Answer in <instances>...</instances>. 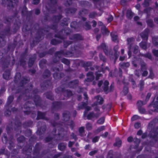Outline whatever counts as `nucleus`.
Here are the masks:
<instances>
[{"instance_id": "obj_1", "label": "nucleus", "mask_w": 158, "mask_h": 158, "mask_svg": "<svg viewBox=\"0 0 158 158\" xmlns=\"http://www.w3.org/2000/svg\"><path fill=\"white\" fill-rule=\"evenodd\" d=\"M96 103L94 104V105H97L98 104H101L103 102V99L102 97L100 96H97L96 97Z\"/></svg>"}, {"instance_id": "obj_2", "label": "nucleus", "mask_w": 158, "mask_h": 158, "mask_svg": "<svg viewBox=\"0 0 158 158\" xmlns=\"http://www.w3.org/2000/svg\"><path fill=\"white\" fill-rule=\"evenodd\" d=\"M112 40L113 41H115L117 39V35L114 33H112L111 34Z\"/></svg>"}, {"instance_id": "obj_3", "label": "nucleus", "mask_w": 158, "mask_h": 158, "mask_svg": "<svg viewBox=\"0 0 158 158\" xmlns=\"http://www.w3.org/2000/svg\"><path fill=\"white\" fill-rule=\"evenodd\" d=\"M109 84L108 81H105L104 83V89L105 90H106L107 89V86Z\"/></svg>"}, {"instance_id": "obj_4", "label": "nucleus", "mask_w": 158, "mask_h": 158, "mask_svg": "<svg viewBox=\"0 0 158 158\" xmlns=\"http://www.w3.org/2000/svg\"><path fill=\"white\" fill-rule=\"evenodd\" d=\"M140 46L143 49H145L146 48V44L145 42H142L140 44Z\"/></svg>"}, {"instance_id": "obj_5", "label": "nucleus", "mask_w": 158, "mask_h": 158, "mask_svg": "<svg viewBox=\"0 0 158 158\" xmlns=\"http://www.w3.org/2000/svg\"><path fill=\"white\" fill-rule=\"evenodd\" d=\"M121 144V142L119 139L117 140L116 141L115 143L114 144V145L118 147H119Z\"/></svg>"}, {"instance_id": "obj_6", "label": "nucleus", "mask_w": 158, "mask_h": 158, "mask_svg": "<svg viewBox=\"0 0 158 158\" xmlns=\"http://www.w3.org/2000/svg\"><path fill=\"white\" fill-rule=\"evenodd\" d=\"M102 32L105 34H108V31L106 27H104L102 29Z\"/></svg>"}, {"instance_id": "obj_7", "label": "nucleus", "mask_w": 158, "mask_h": 158, "mask_svg": "<svg viewBox=\"0 0 158 158\" xmlns=\"http://www.w3.org/2000/svg\"><path fill=\"white\" fill-rule=\"evenodd\" d=\"M65 148V146L63 144H60L58 146V148L60 150H63Z\"/></svg>"}, {"instance_id": "obj_8", "label": "nucleus", "mask_w": 158, "mask_h": 158, "mask_svg": "<svg viewBox=\"0 0 158 158\" xmlns=\"http://www.w3.org/2000/svg\"><path fill=\"white\" fill-rule=\"evenodd\" d=\"M104 122V117H102L99 119L98 121V123L102 124H103Z\"/></svg>"}, {"instance_id": "obj_9", "label": "nucleus", "mask_w": 158, "mask_h": 158, "mask_svg": "<svg viewBox=\"0 0 158 158\" xmlns=\"http://www.w3.org/2000/svg\"><path fill=\"white\" fill-rule=\"evenodd\" d=\"M104 128L105 127L104 126H102L98 129L96 130V132H99L100 131L103 130Z\"/></svg>"}, {"instance_id": "obj_10", "label": "nucleus", "mask_w": 158, "mask_h": 158, "mask_svg": "<svg viewBox=\"0 0 158 158\" xmlns=\"http://www.w3.org/2000/svg\"><path fill=\"white\" fill-rule=\"evenodd\" d=\"M127 16L129 18H131L132 16V13L131 11H128L127 13Z\"/></svg>"}, {"instance_id": "obj_11", "label": "nucleus", "mask_w": 158, "mask_h": 158, "mask_svg": "<svg viewBox=\"0 0 158 158\" xmlns=\"http://www.w3.org/2000/svg\"><path fill=\"white\" fill-rule=\"evenodd\" d=\"M86 128L87 129H88V130H90L91 128V127H92L91 124L90 123H87L86 125Z\"/></svg>"}, {"instance_id": "obj_12", "label": "nucleus", "mask_w": 158, "mask_h": 158, "mask_svg": "<svg viewBox=\"0 0 158 158\" xmlns=\"http://www.w3.org/2000/svg\"><path fill=\"white\" fill-rule=\"evenodd\" d=\"M139 118V116L137 115H135L133 116L131 118V120L132 121H134Z\"/></svg>"}, {"instance_id": "obj_13", "label": "nucleus", "mask_w": 158, "mask_h": 158, "mask_svg": "<svg viewBox=\"0 0 158 158\" xmlns=\"http://www.w3.org/2000/svg\"><path fill=\"white\" fill-rule=\"evenodd\" d=\"M128 92V89L127 87H124L123 89V93L124 94H126Z\"/></svg>"}, {"instance_id": "obj_14", "label": "nucleus", "mask_w": 158, "mask_h": 158, "mask_svg": "<svg viewBox=\"0 0 158 158\" xmlns=\"http://www.w3.org/2000/svg\"><path fill=\"white\" fill-rule=\"evenodd\" d=\"M140 126V124L139 123H135L134 125V127L136 128H138Z\"/></svg>"}, {"instance_id": "obj_15", "label": "nucleus", "mask_w": 158, "mask_h": 158, "mask_svg": "<svg viewBox=\"0 0 158 158\" xmlns=\"http://www.w3.org/2000/svg\"><path fill=\"white\" fill-rule=\"evenodd\" d=\"M3 77L4 78L6 79H8L9 78V73H8L6 75H5V74H3Z\"/></svg>"}, {"instance_id": "obj_16", "label": "nucleus", "mask_w": 158, "mask_h": 158, "mask_svg": "<svg viewBox=\"0 0 158 158\" xmlns=\"http://www.w3.org/2000/svg\"><path fill=\"white\" fill-rule=\"evenodd\" d=\"M94 117V115L93 113L90 114H89L87 116V118L88 119H90L91 117Z\"/></svg>"}, {"instance_id": "obj_17", "label": "nucleus", "mask_w": 158, "mask_h": 158, "mask_svg": "<svg viewBox=\"0 0 158 158\" xmlns=\"http://www.w3.org/2000/svg\"><path fill=\"white\" fill-rule=\"evenodd\" d=\"M153 52L154 55L156 56H158V50H154L153 51Z\"/></svg>"}, {"instance_id": "obj_18", "label": "nucleus", "mask_w": 158, "mask_h": 158, "mask_svg": "<svg viewBox=\"0 0 158 158\" xmlns=\"http://www.w3.org/2000/svg\"><path fill=\"white\" fill-rule=\"evenodd\" d=\"M141 36L143 38H147V36H148L147 33H146L144 35H143V33L141 34Z\"/></svg>"}, {"instance_id": "obj_19", "label": "nucleus", "mask_w": 158, "mask_h": 158, "mask_svg": "<svg viewBox=\"0 0 158 158\" xmlns=\"http://www.w3.org/2000/svg\"><path fill=\"white\" fill-rule=\"evenodd\" d=\"M98 138L97 137H96L94 138L93 139V141L94 142H96L98 140Z\"/></svg>"}, {"instance_id": "obj_20", "label": "nucleus", "mask_w": 158, "mask_h": 158, "mask_svg": "<svg viewBox=\"0 0 158 158\" xmlns=\"http://www.w3.org/2000/svg\"><path fill=\"white\" fill-rule=\"evenodd\" d=\"M62 62H63L64 63L66 64H68L69 62L68 60H67L66 59H63L62 60Z\"/></svg>"}, {"instance_id": "obj_21", "label": "nucleus", "mask_w": 158, "mask_h": 158, "mask_svg": "<svg viewBox=\"0 0 158 158\" xmlns=\"http://www.w3.org/2000/svg\"><path fill=\"white\" fill-rule=\"evenodd\" d=\"M113 19V17L112 16H109V18L108 19V22H110Z\"/></svg>"}, {"instance_id": "obj_22", "label": "nucleus", "mask_w": 158, "mask_h": 158, "mask_svg": "<svg viewBox=\"0 0 158 158\" xmlns=\"http://www.w3.org/2000/svg\"><path fill=\"white\" fill-rule=\"evenodd\" d=\"M84 130V128L83 127H81L79 129V131L80 133H82Z\"/></svg>"}, {"instance_id": "obj_23", "label": "nucleus", "mask_w": 158, "mask_h": 158, "mask_svg": "<svg viewBox=\"0 0 158 158\" xmlns=\"http://www.w3.org/2000/svg\"><path fill=\"white\" fill-rule=\"evenodd\" d=\"M39 2V0H33V2L34 4H37Z\"/></svg>"}, {"instance_id": "obj_24", "label": "nucleus", "mask_w": 158, "mask_h": 158, "mask_svg": "<svg viewBox=\"0 0 158 158\" xmlns=\"http://www.w3.org/2000/svg\"><path fill=\"white\" fill-rule=\"evenodd\" d=\"M97 152V151H92L91 152H90L89 153V154L90 155H93L95 153Z\"/></svg>"}, {"instance_id": "obj_25", "label": "nucleus", "mask_w": 158, "mask_h": 158, "mask_svg": "<svg viewBox=\"0 0 158 158\" xmlns=\"http://www.w3.org/2000/svg\"><path fill=\"white\" fill-rule=\"evenodd\" d=\"M101 76L100 74L97 73L96 74V79L98 80L99 79V77H100Z\"/></svg>"}, {"instance_id": "obj_26", "label": "nucleus", "mask_w": 158, "mask_h": 158, "mask_svg": "<svg viewBox=\"0 0 158 158\" xmlns=\"http://www.w3.org/2000/svg\"><path fill=\"white\" fill-rule=\"evenodd\" d=\"M132 140V138L131 137H129L127 138V141L129 142H131Z\"/></svg>"}, {"instance_id": "obj_27", "label": "nucleus", "mask_w": 158, "mask_h": 158, "mask_svg": "<svg viewBox=\"0 0 158 158\" xmlns=\"http://www.w3.org/2000/svg\"><path fill=\"white\" fill-rule=\"evenodd\" d=\"M148 74V72L146 71H144L142 73V75L145 76H146Z\"/></svg>"}, {"instance_id": "obj_28", "label": "nucleus", "mask_w": 158, "mask_h": 158, "mask_svg": "<svg viewBox=\"0 0 158 158\" xmlns=\"http://www.w3.org/2000/svg\"><path fill=\"white\" fill-rule=\"evenodd\" d=\"M151 94L150 93H148L146 97V99H148L150 97Z\"/></svg>"}, {"instance_id": "obj_29", "label": "nucleus", "mask_w": 158, "mask_h": 158, "mask_svg": "<svg viewBox=\"0 0 158 158\" xmlns=\"http://www.w3.org/2000/svg\"><path fill=\"white\" fill-rule=\"evenodd\" d=\"M142 131H141L140 130L138 132L137 134L138 135H140L142 134Z\"/></svg>"}, {"instance_id": "obj_30", "label": "nucleus", "mask_w": 158, "mask_h": 158, "mask_svg": "<svg viewBox=\"0 0 158 158\" xmlns=\"http://www.w3.org/2000/svg\"><path fill=\"white\" fill-rule=\"evenodd\" d=\"M92 23H93V26L94 27H95V26L96 25V22L95 21H93L92 22Z\"/></svg>"}, {"instance_id": "obj_31", "label": "nucleus", "mask_w": 158, "mask_h": 158, "mask_svg": "<svg viewBox=\"0 0 158 158\" xmlns=\"http://www.w3.org/2000/svg\"><path fill=\"white\" fill-rule=\"evenodd\" d=\"M73 144V143L72 142H70L69 143V147H71L72 145Z\"/></svg>"}, {"instance_id": "obj_32", "label": "nucleus", "mask_w": 158, "mask_h": 158, "mask_svg": "<svg viewBox=\"0 0 158 158\" xmlns=\"http://www.w3.org/2000/svg\"><path fill=\"white\" fill-rule=\"evenodd\" d=\"M102 81H99L98 83V86H101V85H102Z\"/></svg>"}, {"instance_id": "obj_33", "label": "nucleus", "mask_w": 158, "mask_h": 158, "mask_svg": "<svg viewBox=\"0 0 158 158\" xmlns=\"http://www.w3.org/2000/svg\"><path fill=\"white\" fill-rule=\"evenodd\" d=\"M108 134V133L107 132H105L104 134H103V136L105 137H106V136H107V135Z\"/></svg>"}, {"instance_id": "obj_34", "label": "nucleus", "mask_w": 158, "mask_h": 158, "mask_svg": "<svg viewBox=\"0 0 158 158\" xmlns=\"http://www.w3.org/2000/svg\"><path fill=\"white\" fill-rule=\"evenodd\" d=\"M125 59V57L124 56L123 57H120V60H123Z\"/></svg>"}, {"instance_id": "obj_35", "label": "nucleus", "mask_w": 158, "mask_h": 158, "mask_svg": "<svg viewBox=\"0 0 158 158\" xmlns=\"http://www.w3.org/2000/svg\"><path fill=\"white\" fill-rule=\"evenodd\" d=\"M134 19L135 20V21H137V20L139 19V18L138 17V16H135V17H134Z\"/></svg>"}, {"instance_id": "obj_36", "label": "nucleus", "mask_w": 158, "mask_h": 158, "mask_svg": "<svg viewBox=\"0 0 158 158\" xmlns=\"http://www.w3.org/2000/svg\"><path fill=\"white\" fill-rule=\"evenodd\" d=\"M84 98L85 99H87V95L85 94H84Z\"/></svg>"}, {"instance_id": "obj_37", "label": "nucleus", "mask_w": 158, "mask_h": 158, "mask_svg": "<svg viewBox=\"0 0 158 158\" xmlns=\"http://www.w3.org/2000/svg\"><path fill=\"white\" fill-rule=\"evenodd\" d=\"M137 104H142V105L143 104L142 102L141 101H139L137 103Z\"/></svg>"}, {"instance_id": "obj_38", "label": "nucleus", "mask_w": 158, "mask_h": 158, "mask_svg": "<svg viewBox=\"0 0 158 158\" xmlns=\"http://www.w3.org/2000/svg\"><path fill=\"white\" fill-rule=\"evenodd\" d=\"M146 56L148 57L149 58H151V56L150 54H148Z\"/></svg>"}, {"instance_id": "obj_39", "label": "nucleus", "mask_w": 158, "mask_h": 158, "mask_svg": "<svg viewBox=\"0 0 158 158\" xmlns=\"http://www.w3.org/2000/svg\"><path fill=\"white\" fill-rule=\"evenodd\" d=\"M125 65V66L127 67H128L129 66V63H127L125 64H124Z\"/></svg>"}, {"instance_id": "obj_40", "label": "nucleus", "mask_w": 158, "mask_h": 158, "mask_svg": "<svg viewBox=\"0 0 158 158\" xmlns=\"http://www.w3.org/2000/svg\"><path fill=\"white\" fill-rule=\"evenodd\" d=\"M40 12V11L38 10H36L35 11V13L36 14H38Z\"/></svg>"}, {"instance_id": "obj_41", "label": "nucleus", "mask_w": 158, "mask_h": 158, "mask_svg": "<svg viewBox=\"0 0 158 158\" xmlns=\"http://www.w3.org/2000/svg\"><path fill=\"white\" fill-rule=\"evenodd\" d=\"M138 47H135V50L134 51V52L135 53H136L137 52H136V51H137V50L138 49Z\"/></svg>"}, {"instance_id": "obj_42", "label": "nucleus", "mask_w": 158, "mask_h": 158, "mask_svg": "<svg viewBox=\"0 0 158 158\" xmlns=\"http://www.w3.org/2000/svg\"><path fill=\"white\" fill-rule=\"evenodd\" d=\"M85 109L86 110H89V107L88 106H87V107H85Z\"/></svg>"}, {"instance_id": "obj_43", "label": "nucleus", "mask_w": 158, "mask_h": 158, "mask_svg": "<svg viewBox=\"0 0 158 158\" xmlns=\"http://www.w3.org/2000/svg\"><path fill=\"white\" fill-rule=\"evenodd\" d=\"M92 75V73H90L87 74V76H88L89 75Z\"/></svg>"}, {"instance_id": "obj_44", "label": "nucleus", "mask_w": 158, "mask_h": 158, "mask_svg": "<svg viewBox=\"0 0 158 158\" xmlns=\"http://www.w3.org/2000/svg\"><path fill=\"white\" fill-rule=\"evenodd\" d=\"M148 25H150V26H152L151 24H150V23H149V22H148Z\"/></svg>"}, {"instance_id": "obj_45", "label": "nucleus", "mask_w": 158, "mask_h": 158, "mask_svg": "<svg viewBox=\"0 0 158 158\" xmlns=\"http://www.w3.org/2000/svg\"><path fill=\"white\" fill-rule=\"evenodd\" d=\"M99 24L100 25H102V22H99Z\"/></svg>"}, {"instance_id": "obj_46", "label": "nucleus", "mask_w": 158, "mask_h": 158, "mask_svg": "<svg viewBox=\"0 0 158 158\" xmlns=\"http://www.w3.org/2000/svg\"><path fill=\"white\" fill-rule=\"evenodd\" d=\"M124 50H122V53H123V52H124Z\"/></svg>"}, {"instance_id": "obj_47", "label": "nucleus", "mask_w": 158, "mask_h": 158, "mask_svg": "<svg viewBox=\"0 0 158 158\" xmlns=\"http://www.w3.org/2000/svg\"><path fill=\"white\" fill-rule=\"evenodd\" d=\"M131 40V39H128L127 40V41L129 42V41H130V40Z\"/></svg>"}, {"instance_id": "obj_48", "label": "nucleus", "mask_w": 158, "mask_h": 158, "mask_svg": "<svg viewBox=\"0 0 158 158\" xmlns=\"http://www.w3.org/2000/svg\"><path fill=\"white\" fill-rule=\"evenodd\" d=\"M156 110H157V111H158V107H157V109H156Z\"/></svg>"}, {"instance_id": "obj_49", "label": "nucleus", "mask_w": 158, "mask_h": 158, "mask_svg": "<svg viewBox=\"0 0 158 158\" xmlns=\"http://www.w3.org/2000/svg\"><path fill=\"white\" fill-rule=\"evenodd\" d=\"M137 23L139 24H141V23L140 22H137Z\"/></svg>"}, {"instance_id": "obj_50", "label": "nucleus", "mask_w": 158, "mask_h": 158, "mask_svg": "<svg viewBox=\"0 0 158 158\" xmlns=\"http://www.w3.org/2000/svg\"><path fill=\"white\" fill-rule=\"evenodd\" d=\"M84 115L85 116H86V113H85L84 114Z\"/></svg>"}, {"instance_id": "obj_51", "label": "nucleus", "mask_w": 158, "mask_h": 158, "mask_svg": "<svg viewBox=\"0 0 158 158\" xmlns=\"http://www.w3.org/2000/svg\"><path fill=\"white\" fill-rule=\"evenodd\" d=\"M128 55L130 56V52H129L128 53Z\"/></svg>"}, {"instance_id": "obj_52", "label": "nucleus", "mask_w": 158, "mask_h": 158, "mask_svg": "<svg viewBox=\"0 0 158 158\" xmlns=\"http://www.w3.org/2000/svg\"><path fill=\"white\" fill-rule=\"evenodd\" d=\"M155 21L156 23H158V22H157V21L156 20V19H155Z\"/></svg>"}, {"instance_id": "obj_53", "label": "nucleus", "mask_w": 158, "mask_h": 158, "mask_svg": "<svg viewBox=\"0 0 158 158\" xmlns=\"http://www.w3.org/2000/svg\"><path fill=\"white\" fill-rule=\"evenodd\" d=\"M150 22H149V23H150V24H151V23H152V21H150Z\"/></svg>"}, {"instance_id": "obj_54", "label": "nucleus", "mask_w": 158, "mask_h": 158, "mask_svg": "<svg viewBox=\"0 0 158 158\" xmlns=\"http://www.w3.org/2000/svg\"><path fill=\"white\" fill-rule=\"evenodd\" d=\"M90 28V27L89 26V27H88V29H89Z\"/></svg>"}, {"instance_id": "obj_55", "label": "nucleus", "mask_w": 158, "mask_h": 158, "mask_svg": "<svg viewBox=\"0 0 158 158\" xmlns=\"http://www.w3.org/2000/svg\"><path fill=\"white\" fill-rule=\"evenodd\" d=\"M77 156H80V155H79V154H78L77 155Z\"/></svg>"}, {"instance_id": "obj_56", "label": "nucleus", "mask_w": 158, "mask_h": 158, "mask_svg": "<svg viewBox=\"0 0 158 158\" xmlns=\"http://www.w3.org/2000/svg\"><path fill=\"white\" fill-rule=\"evenodd\" d=\"M149 0H145V2H146L148 1H149Z\"/></svg>"}, {"instance_id": "obj_57", "label": "nucleus", "mask_w": 158, "mask_h": 158, "mask_svg": "<svg viewBox=\"0 0 158 158\" xmlns=\"http://www.w3.org/2000/svg\"><path fill=\"white\" fill-rule=\"evenodd\" d=\"M100 58L101 59H102L101 56H100Z\"/></svg>"}, {"instance_id": "obj_58", "label": "nucleus", "mask_w": 158, "mask_h": 158, "mask_svg": "<svg viewBox=\"0 0 158 158\" xmlns=\"http://www.w3.org/2000/svg\"><path fill=\"white\" fill-rule=\"evenodd\" d=\"M104 108H105V107H104V106H103L102 107V108H103V109H104Z\"/></svg>"}, {"instance_id": "obj_59", "label": "nucleus", "mask_w": 158, "mask_h": 158, "mask_svg": "<svg viewBox=\"0 0 158 158\" xmlns=\"http://www.w3.org/2000/svg\"><path fill=\"white\" fill-rule=\"evenodd\" d=\"M134 66H136V65H135V64H134Z\"/></svg>"}, {"instance_id": "obj_60", "label": "nucleus", "mask_w": 158, "mask_h": 158, "mask_svg": "<svg viewBox=\"0 0 158 158\" xmlns=\"http://www.w3.org/2000/svg\"><path fill=\"white\" fill-rule=\"evenodd\" d=\"M96 108H97V107H96L95 108V110H96Z\"/></svg>"}, {"instance_id": "obj_61", "label": "nucleus", "mask_w": 158, "mask_h": 158, "mask_svg": "<svg viewBox=\"0 0 158 158\" xmlns=\"http://www.w3.org/2000/svg\"><path fill=\"white\" fill-rule=\"evenodd\" d=\"M22 138H23V137H22Z\"/></svg>"}, {"instance_id": "obj_62", "label": "nucleus", "mask_w": 158, "mask_h": 158, "mask_svg": "<svg viewBox=\"0 0 158 158\" xmlns=\"http://www.w3.org/2000/svg\"><path fill=\"white\" fill-rule=\"evenodd\" d=\"M157 98L158 99V97H157Z\"/></svg>"}]
</instances>
